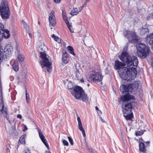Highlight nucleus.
<instances>
[{"instance_id": "obj_19", "label": "nucleus", "mask_w": 153, "mask_h": 153, "mask_svg": "<svg viewBox=\"0 0 153 153\" xmlns=\"http://www.w3.org/2000/svg\"><path fill=\"white\" fill-rule=\"evenodd\" d=\"M49 25L52 27H53L56 24L55 18H51V17H49Z\"/></svg>"}, {"instance_id": "obj_21", "label": "nucleus", "mask_w": 153, "mask_h": 153, "mask_svg": "<svg viewBox=\"0 0 153 153\" xmlns=\"http://www.w3.org/2000/svg\"><path fill=\"white\" fill-rule=\"evenodd\" d=\"M127 114L126 115H125V114H124V116L125 117V119L127 120H131V118L133 117V113L132 112H131L129 114Z\"/></svg>"}, {"instance_id": "obj_22", "label": "nucleus", "mask_w": 153, "mask_h": 153, "mask_svg": "<svg viewBox=\"0 0 153 153\" xmlns=\"http://www.w3.org/2000/svg\"><path fill=\"white\" fill-rule=\"evenodd\" d=\"M67 49L70 53L74 55H75V54L74 52V49L71 46H68L67 47Z\"/></svg>"}, {"instance_id": "obj_24", "label": "nucleus", "mask_w": 153, "mask_h": 153, "mask_svg": "<svg viewBox=\"0 0 153 153\" xmlns=\"http://www.w3.org/2000/svg\"><path fill=\"white\" fill-rule=\"evenodd\" d=\"M26 93V99L27 102L28 103L30 101V97L29 94L28 93L26 89H25Z\"/></svg>"}, {"instance_id": "obj_50", "label": "nucleus", "mask_w": 153, "mask_h": 153, "mask_svg": "<svg viewBox=\"0 0 153 153\" xmlns=\"http://www.w3.org/2000/svg\"><path fill=\"white\" fill-rule=\"evenodd\" d=\"M7 151H8L9 152H10V150L8 148H7Z\"/></svg>"}, {"instance_id": "obj_41", "label": "nucleus", "mask_w": 153, "mask_h": 153, "mask_svg": "<svg viewBox=\"0 0 153 153\" xmlns=\"http://www.w3.org/2000/svg\"><path fill=\"white\" fill-rule=\"evenodd\" d=\"M17 117L18 118L21 119L22 117V116L20 114H18L17 115Z\"/></svg>"}, {"instance_id": "obj_30", "label": "nucleus", "mask_w": 153, "mask_h": 153, "mask_svg": "<svg viewBox=\"0 0 153 153\" xmlns=\"http://www.w3.org/2000/svg\"><path fill=\"white\" fill-rule=\"evenodd\" d=\"M68 139L70 143L71 144L72 146L74 144L73 141L72 139L70 137H68Z\"/></svg>"}, {"instance_id": "obj_34", "label": "nucleus", "mask_w": 153, "mask_h": 153, "mask_svg": "<svg viewBox=\"0 0 153 153\" xmlns=\"http://www.w3.org/2000/svg\"><path fill=\"white\" fill-rule=\"evenodd\" d=\"M54 11H52L50 14L49 17H51V18H55L54 15Z\"/></svg>"}, {"instance_id": "obj_14", "label": "nucleus", "mask_w": 153, "mask_h": 153, "mask_svg": "<svg viewBox=\"0 0 153 153\" xmlns=\"http://www.w3.org/2000/svg\"><path fill=\"white\" fill-rule=\"evenodd\" d=\"M146 42L149 44L153 45V33L149 35H147L146 37Z\"/></svg>"}, {"instance_id": "obj_40", "label": "nucleus", "mask_w": 153, "mask_h": 153, "mask_svg": "<svg viewBox=\"0 0 153 153\" xmlns=\"http://www.w3.org/2000/svg\"><path fill=\"white\" fill-rule=\"evenodd\" d=\"M55 3H59L60 2L61 0H53Z\"/></svg>"}, {"instance_id": "obj_5", "label": "nucleus", "mask_w": 153, "mask_h": 153, "mask_svg": "<svg viewBox=\"0 0 153 153\" xmlns=\"http://www.w3.org/2000/svg\"><path fill=\"white\" fill-rule=\"evenodd\" d=\"M137 48L138 56L142 58H145L149 54V50L145 44L142 43L137 44Z\"/></svg>"}, {"instance_id": "obj_23", "label": "nucleus", "mask_w": 153, "mask_h": 153, "mask_svg": "<svg viewBox=\"0 0 153 153\" xmlns=\"http://www.w3.org/2000/svg\"><path fill=\"white\" fill-rule=\"evenodd\" d=\"M18 58L19 60L22 63L23 62L24 59V57L22 54H19L18 56Z\"/></svg>"}, {"instance_id": "obj_29", "label": "nucleus", "mask_w": 153, "mask_h": 153, "mask_svg": "<svg viewBox=\"0 0 153 153\" xmlns=\"http://www.w3.org/2000/svg\"><path fill=\"white\" fill-rule=\"evenodd\" d=\"M62 14L63 18L66 24L67 23V22H68L67 19V18L65 15H64V12L63 11H62Z\"/></svg>"}, {"instance_id": "obj_39", "label": "nucleus", "mask_w": 153, "mask_h": 153, "mask_svg": "<svg viewBox=\"0 0 153 153\" xmlns=\"http://www.w3.org/2000/svg\"><path fill=\"white\" fill-rule=\"evenodd\" d=\"M16 49L17 50V53H19V46L18 45H16Z\"/></svg>"}, {"instance_id": "obj_10", "label": "nucleus", "mask_w": 153, "mask_h": 153, "mask_svg": "<svg viewBox=\"0 0 153 153\" xmlns=\"http://www.w3.org/2000/svg\"><path fill=\"white\" fill-rule=\"evenodd\" d=\"M10 36L9 32L8 30H5L0 31V41L2 40L4 37L8 38Z\"/></svg>"}, {"instance_id": "obj_3", "label": "nucleus", "mask_w": 153, "mask_h": 153, "mask_svg": "<svg viewBox=\"0 0 153 153\" xmlns=\"http://www.w3.org/2000/svg\"><path fill=\"white\" fill-rule=\"evenodd\" d=\"M0 13L3 19H7L9 17L10 11L6 0H3L0 4Z\"/></svg>"}, {"instance_id": "obj_36", "label": "nucleus", "mask_w": 153, "mask_h": 153, "mask_svg": "<svg viewBox=\"0 0 153 153\" xmlns=\"http://www.w3.org/2000/svg\"><path fill=\"white\" fill-rule=\"evenodd\" d=\"M24 153H30V150L28 148L25 149L24 150Z\"/></svg>"}, {"instance_id": "obj_33", "label": "nucleus", "mask_w": 153, "mask_h": 153, "mask_svg": "<svg viewBox=\"0 0 153 153\" xmlns=\"http://www.w3.org/2000/svg\"><path fill=\"white\" fill-rule=\"evenodd\" d=\"M4 30V27L3 25L0 22V31Z\"/></svg>"}, {"instance_id": "obj_2", "label": "nucleus", "mask_w": 153, "mask_h": 153, "mask_svg": "<svg viewBox=\"0 0 153 153\" xmlns=\"http://www.w3.org/2000/svg\"><path fill=\"white\" fill-rule=\"evenodd\" d=\"M134 98V96L131 95H123L120 97L119 101L122 104V108L124 114L131 112L133 102H131V100Z\"/></svg>"}, {"instance_id": "obj_25", "label": "nucleus", "mask_w": 153, "mask_h": 153, "mask_svg": "<svg viewBox=\"0 0 153 153\" xmlns=\"http://www.w3.org/2000/svg\"><path fill=\"white\" fill-rule=\"evenodd\" d=\"M19 141L20 143L22 144H24L25 143V136L22 135L20 137Z\"/></svg>"}, {"instance_id": "obj_35", "label": "nucleus", "mask_w": 153, "mask_h": 153, "mask_svg": "<svg viewBox=\"0 0 153 153\" xmlns=\"http://www.w3.org/2000/svg\"><path fill=\"white\" fill-rule=\"evenodd\" d=\"M62 143L65 146H68V142L65 140H62Z\"/></svg>"}, {"instance_id": "obj_55", "label": "nucleus", "mask_w": 153, "mask_h": 153, "mask_svg": "<svg viewBox=\"0 0 153 153\" xmlns=\"http://www.w3.org/2000/svg\"><path fill=\"white\" fill-rule=\"evenodd\" d=\"M5 34L6 35V36H7V34Z\"/></svg>"}, {"instance_id": "obj_26", "label": "nucleus", "mask_w": 153, "mask_h": 153, "mask_svg": "<svg viewBox=\"0 0 153 153\" xmlns=\"http://www.w3.org/2000/svg\"><path fill=\"white\" fill-rule=\"evenodd\" d=\"M22 24L23 25L24 27L26 29V30H28L29 29V26L24 21H22Z\"/></svg>"}, {"instance_id": "obj_49", "label": "nucleus", "mask_w": 153, "mask_h": 153, "mask_svg": "<svg viewBox=\"0 0 153 153\" xmlns=\"http://www.w3.org/2000/svg\"><path fill=\"white\" fill-rule=\"evenodd\" d=\"M90 1V0H86V2H89Z\"/></svg>"}, {"instance_id": "obj_15", "label": "nucleus", "mask_w": 153, "mask_h": 153, "mask_svg": "<svg viewBox=\"0 0 153 153\" xmlns=\"http://www.w3.org/2000/svg\"><path fill=\"white\" fill-rule=\"evenodd\" d=\"M149 32V29L148 28H142L140 30V33L141 35L144 36L147 35Z\"/></svg>"}, {"instance_id": "obj_6", "label": "nucleus", "mask_w": 153, "mask_h": 153, "mask_svg": "<svg viewBox=\"0 0 153 153\" xmlns=\"http://www.w3.org/2000/svg\"><path fill=\"white\" fill-rule=\"evenodd\" d=\"M138 86L137 84H132L127 85H122L120 87V91L124 94V95H128L127 94L131 93L133 90H136Z\"/></svg>"}, {"instance_id": "obj_27", "label": "nucleus", "mask_w": 153, "mask_h": 153, "mask_svg": "<svg viewBox=\"0 0 153 153\" xmlns=\"http://www.w3.org/2000/svg\"><path fill=\"white\" fill-rule=\"evenodd\" d=\"M143 133V131L141 130L140 131H136L135 132V135L136 136H138L142 135Z\"/></svg>"}, {"instance_id": "obj_13", "label": "nucleus", "mask_w": 153, "mask_h": 153, "mask_svg": "<svg viewBox=\"0 0 153 153\" xmlns=\"http://www.w3.org/2000/svg\"><path fill=\"white\" fill-rule=\"evenodd\" d=\"M83 7H81L79 8H74L71 10L70 14L72 16H75L76 15L80 12L82 10Z\"/></svg>"}, {"instance_id": "obj_46", "label": "nucleus", "mask_w": 153, "mask_h": 153, "mask_svg": "<svg viewBox=\"0 0 153 153\" xmlns=\"http://www.w3.org/2000/svg\"><path fill=\"white\" fill-rule=\"evenodd\" d=\"M59 40H60L59 38L58 37V39H56V41H57V42H59Z\"/></svg>"}, {"instance_id": "obj_17", "label": "nucleus", "mask_w": 153, "mask_h": 153, "mask_svg": "<svg viewBox=\"0 0 153 153\" xmlns=\"http://www.w3.org/2000/svg\"><path fill=\"white\" fill-rule=\"evenodd\" d=\"M78 125L79 129L82 132L83 136L84 137H85L86 136L85 133L84 129L83 128L81 122H78Z\"/></svg>"}, {"instance_id": "obj_31", "label": "nucleus", "mask_w": 153, "mask_h": 153, "mask_svg": "<svg viewBox=\"0 0 153 153\" xmlns=\"http://www.w3.org/2000/svg\"><path fill=\"white\" fill-rule=\"evenodd\" d=\"M0 91L1 92V94L0 96V100L1 102H0V103H2V104L4 105V101L3 100V98L2 97V92L1 91V89L0 90Z\"/></svg>"}, {"instance_id": "obj_12", "label": "nucleus", "mask_w": 153, "mask_h": 153, "mask_svg": "<svg viewBox=\"0 0 153 153\" xmlns=\"http://www.w3.org/2000/svg\"><path fill=\"white\" fill-rule=\"evenodd\" d=\"M69 60V58L67 55V52L66 51L63 52L62 56L63 63L65 64H67Z\"/></svg>"}, {"instance_id": "obj_45", "label": "nucleus", "mask_w": 153, "mask_h": 153, "mask_svg": "<svg viewBox=\"0 0 153 153\" xmlns=\"http://www.w3.org/2000/svg\"><path fill=\"white\" fill-rule=\"evenodd\" d=\"M80 81L82 82H83L84 81V80L83 79H80Z\"/></svg>"}, {"instance_id": "obj_44", "label": "nucleus", "mask_w": 153, "mask_h": 153, "mask_svg": "<svg viewBox=\"0 0 153 153\" xmlns=\"http://www.w3.org/2000/svg\"><path fill=\"white\" fill-rule=\"evenodd\" d=\"M101 121L103 123H105V121L101 117H100Z\"/></svg>"}, {"instance_id": "obj_47", "label": "nucleus", "mask_w": 153, "mask_h": 153, "mask_svg": "<svg viewBox=\"0 0 153 153\" xmlns=\"http://www.w3.org/2000/svg\"><path fill=\"white\" fill-rule=\"evenodd\" d=\"M45 153H51V152H50L49 151H46Z\"/></svg>"}, {"instance_id": "obj_28", "label": "nucleus", "mask_w": 153, "mask_h": 153, "mask_svg": "<svg viewBox=\"0 0 153 153\" xmlns=\"http://www.w3.org/2000/svg\"><path fill=\"white\" fill-rule=\"evenodd\" d=\"M66 25L69 29V30H70V31L71 32L73 33V29L72 28V26L71 25H70V23L69 22H67V23L66 24Z\"/></svg>"}, {"instance_id": "obj_9", "label": "nucleus", "mask_w": 153, "mask_h": 153, "mask_svg": "<svg viewBox=\"0 0 153 153\" xmlns=\"http://www.w3.org/2000/svg\"><path fill=\"white\" fill-rule=\"evenodd\" d=\"M2 114L4 117L9 121V114L7 112V108H4V105L2 103H0V114Z\"/></svg>"}, {"instance_id": "obj_32", "label": "nucleus", "mask_w": 153, "mask_h": 153, "mask_svg": "<svg viewBox=\"0 0 153 153\" xmlns=\"http://www.w3.org/2000/svg\"><path fill=\"white\" fill-rule=\"evenodd\" d=\"M153 18V13H150L149 14L148 16L147 17V19L149 20L150 19H151Z\"/></svg>"}, {"instance_id": "obj_48", "label": "nucleus", "mask_w": 153, "mask_h": 153, "mask_svg": "<svg viewBox=\"0 0 153 153\" xmlns=\"http://www.w3.org/2000/svg\"><path fill=\"white\" fill-rule=\"evenodd\" d=\"M145 143L147 144V145H148L149 143V141H147L145 142Z\"/></svg>"}, {"instance_id": "obj_53", "label": "nucleus", "mask_w": 153, "mask_h": 153, "mask_svg": "<svg viewBox=\"0 0 153 153\" xmlns=\"http://www.w3.org/2000/svg\"><path fill=\"white\" fill-rule=\"evenodd\" d=\"M65 13L64 12V15H65Z\"/></svg>"}, {"instance_id": "obj_52", "label": "nucleus", "mask_w": 153, "mask_h": 153, "mask_svg": "<svg viewBox=\"0 0 153 153\" xmlns=\"http://www.w3.org/2000/svg\"><path fill=\"white\" fill-rule=\"evenodd\" d=\"M29 35L30 36V35H31V34L30 33V34H29Z\"/></svg>"}, {"instance_id": "obj_8", "label": "nucleus", "mask_w": 153, "mask_h": 153, "mask_svg": "<svg viewBox=\"0 0 153 153\" xmlns=\"http://www.w3.org/2000/svg\"><path fill=\"white\" fill-rule=\"evenodd\" d=\"M102 76L100 73L92 71L91 72L87 77V80L89 82L100 81L102 80Z\"/></svg>"}, {"instance_id": "obj_1", "label": "nucleus", "mask_w": 153, "mask_h": 153, "mask_svg": "<svg viewBox=\"0 0 153 153\" xmlns=\"http://www.w3.org/2000/svg\"><path fill=\"white\" fill-rule=\"evenodd\" d=\"M120 58L123 62L126 64L128 68L124 67L123 64L118 60L115 61L114 68L116 69H118L122 79L127 81H131L136 75V69L138 62V59L135 56H129L126 51L122 52Z\"/></svg>"}, {"instance_id": "obj_37", "label": "nucleus", "mask_w": 153, "mask_h": 153, "mask_svg": "<svg viewBox=\"0 0 153 153\" xmlns=\"http://www.w3.org/2000/svg\"><path fill=\"white\" fill-rule=\"evenodd\" d=\"M52 38L53 39H54L55 41H56V39H58V37L57 36H55L54 34H53L52 35Z\"/></svg>"}, {"instance_id": "obj_38", "label": "nucleus", "mask_w": 153, "mask_h": 153, "mask_svg": "<svg viewBox=\"0 0 153 153\" xmlns=\"http://www.w3.org/2000/svg\"><path fill=\"white\" fill-rule=\"evenodd\" d=\"M23 125V127H24V129H23V131H25L27 130V127L26 126V125Z\"/></svg>"}, {"instance_id": "obj_7", "label": "nucleus", "mask_w": 153, "mask_h": 153, "mask_svg": "<svg viewBox=\"0 0 153 153\" xmlns=\"http://www.w3.org/2000/svg\"><path fill=\"white\" fill-rule=\"evenodd\" d=\"M40 57L42 59V65H43L42 66V68L44 67H47L46 70L47 71L50 72L51 70V68L50 66L51 65V63L49 62L48 58L46 57V54L45 51H40Z\"/></svg>"}, {"instance_id": "obj_54", "label": "nucleus", "mask_w": 153, "mask_h": 153, "mask_svg": "<svg viewBox=\"0 0 153 153\" xmlns=\"http://www.w3.org/2000/svg\"><path fill=\"white\" fill-rule=\"evenodd\" d=\"M38 24L39 25L40 24V22H38Z\"/></svg>"}, {"instance_id": "obj_20", "label": "nucleus", "mask_w": 153, "mask_h": 153, "mask_svg": "<svg viewBox=\"0 0 153 153\" xmlns=\"http://www.w3.org/2000/svg\"><path fill=\"white\" fill-rule=\"evenodd\" d=\"M139 150L142 152H145L146 149L145 148V145L143 143H140L139 144Z\"/></svg>"}, {"instance_id": "obj_43", "label": "nucleus", "mask_w": 153, "mask_h": 153, "mask_svg": "<svg viewBox=\"0 0 153 153\" xmlns=\"http://www.w3.org/2000/svg\"><path fill=\"white\" fill-rule=\"evenodd\" d=\"M95 109H96L97 110H98V111H100V113H101V114H102V112L101 111L99 110V108H98V107H97V106H96V107H95Z\"/></svg>"}, {"instance_id": "obj_4", "label": "nucleus", "mask_w": 153, "mask_h": 153, "mask_svg": "<svg viewBox=\"0 0 153 153\" xmlns=\"http://www.w3.org/2000/svg\"><path fill=\"white\" fill-rule=\"evenodd\" d=\"M74 91L71 92L76 99L81 100L83 102L86 100L87 95L81 87L78 86H75L74 88Z\"/></svg>"}, {"instance_id": "obj_11", "label": "nucleus", "mask_w": 153, "mask_h": 153, "mask_svg": "<svg viewBox=\"0 0 153 153\" xmlns=\"http://www.w3.org/2000/svg\"><path fill=\"white\" fill-rule=\"evenodd\" d=\"M38 133L39 137L42 142L44 143L48 149H49V146L48 143H47V141L45 137L43 135L42 133L39 130L38 131Z\"/></svg>"}, {"instance_id": "obj_42", "label": "nucleus", "mask_w": 153, "mask_h": 153, "mask_svg": "<svg viewBox=\"0 0 153 153\" xmlns=\"http://www.w3.org/2000/svg\"><path fill=\"white\" fill-rule=\"evenodd\" d=\"M77 121H78V123L79 122H81L80 119L79 117H77Z\"/></svg>"}, {"instance_id": "obj_18", "label": "nucleus", "mask_w": 153, "mask_h": 153, "mask_svg": "<svg viewBox=\"0 0 153 153\" xmlns=\"http://www.w3.org/2000/svg\"><path fill=\"white\" fill-rule=\"evenodd\" d=\"M124 36L128 39H130L132 33L128 30H125L123 31Z\"/></svg>"}, {"instance_id": "obj_16", "label": "nucleus", "mask_w": 153, "mask_h": 153, "mask_svg": "<svg viewBox=\"0 0 153 153\" xmlns=\"http://www.w3.org/2000/svg\"><path fill=\"white\" fill-rule=\"evenodd\" d=\"M12 66L13 69L15 71H17L19 70L18 62L17 61L15 60L14 61Z\"/></svg>"}, {"instance_id": "obj_51", "label": "nucleus", "mask_w": 153, "mask_h": 153, "mask_svg": "<svg viewBox=\"0 0 153 153\" xmlns=\"http://www.w3.org/2000/svg\"><path fill=\"white\" fill-rule=\"evenodd\" d=\"M87 85L88 86H89V84L88 83V84H87Z\"/></svg>"}]
</instances>
